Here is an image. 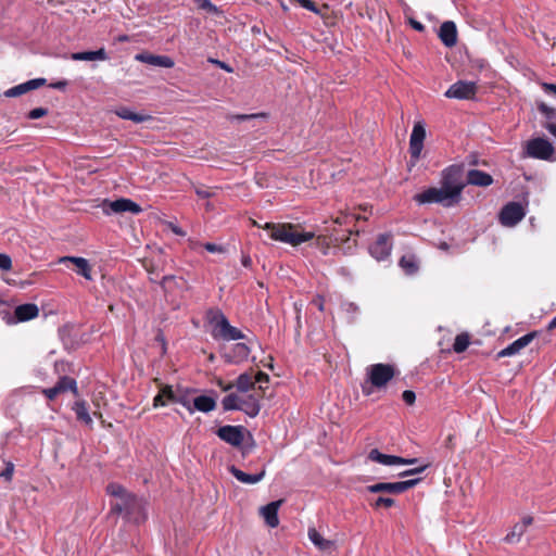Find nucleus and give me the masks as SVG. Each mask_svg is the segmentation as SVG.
Here are the masks:
<instances>
[{"instance_id":"obj_1","label":"nucleus","mask_w":556,"mask_h":556,"mask_svg":"<svg viewBox=\"0 0 556 556\" xmlns=\"http://www.w3.org/2000/svg\"><path fill=\"white\" fill-rule=\"evenodd\" d=\"M254 225L266 230L269 238L274 241L286 243L291 247H299L315 238L314 231L304 230L299 224L265 223L261 226L257 223H254Z\"/></svg>"},{"instance_id":"obj_2","label":"nucleus","mask_w":556,"mask_h":556,"mask_svg":"<svg viewBox=\"0 0 556 556\" xmlns=\"http://www.w3.org/2000/svg\"><path fill=\"white\" fill-rule=\"evenodd\" d=\"M112 511L124 514L128 520L136 523L146 519L142 501L130 493L112 504Z\"/></svg>"},{"instance_id":"obj_3","label":"nucleus","mask_w":556,"mask_h":556,"mask_svg":"<svg viewBox=\"0 0 556 556\" xmlns=\"http://www.w3.org/2000/svg\"><path fill=\"white\" fill-rule=\"evenodd\" d=\"M414 200L418 204L438 203L442 204L445 207H451L459 202V199L457 198V192L453 193L451 191H447L443 187L428 188L425 191L417 193L414 197Z\"/></svg>"},{"instance_id":"obj_4","label":"nucleus","mask_w":556,"mask_h":556,"mask_svg":"<svg viewBox=\"0 0 556 556\" xmlns=\"http://www.w3.org/2000/svg\"><path fill=\"white\" fill-rule=\"evenodd\" d=\"M213 326L212 334L214 338H220L226 341L244 339V333L238 328L231 326L227 317L222 312H215L211 319Z\"/></svg>"},{"instance_id":"obj_5","label":"nucleus","mask_w":556,"mask_h":556,"mask_svg":"<svg viewBox=\"0 0 556 556\" xmlns=\"http://www.w3.org/2000/svg\"><path fill=\"white\" fill-rule=\"evenodd\" d=\"M525 154L535 160L556 162V147L547 139L541 137L527 141Z\"/></svg>"},{"instance_id":"obj_6","label":"nucleus","mask_w":556,"mask_h":556,"mask_svg":"<svg viewBox=\"0 0 556 556\" xmlns=\"http://www.w3.org/2000/svg\"><path fill=\"white\" fill-rule=\"evenodd\" d=\"M367 381L377 389L383 388L394 377L395 368L390 364H374L367 367Z\"/></svg>"},{"instance_id":"obj_7","label":"nucleus","mask_w":556,"mask_h":556,"mask_svg":"<svg viewBox=\"0 0 556 556\" xmlns=\"http://www.w3.org/2000/svg\"><path fill=\"white\" fill-rule=\"evenodd\" d=\"M441 187L453 193L457 192V198L460 200L462 191L465 188L460 167L452 165L445 168L442 172Z\"/></svg>"},{"instance_id":"obj_8","label":"nucleus","mask_w":556,"mask_h":556,"mask_svg":"<svg viewBox=\"0 0 556 556\" xmlns=\"http://www.w3.org/2000/svg\"><path fill=\"white\" fill-rule=\"evenodd\" d=\"M101 207L105 215H111L113 213L119 214L125 212H130L131 214L137 215L142 212V208L138 203L126 198H121L114 201L104 200L101 204Z\"/></svg>"},{"instance_id":"obj_9","label":"nucleus","mask_w":556,"mask_h":556,"mask_svg":"<svg viewBox=\"0 0 556 556\" xmlns=\"http://www.w3.org/2000/svg\"><path fill=\"white\" fill-rule=\"evenodd\" d=\"M419 481L420 479L417 478L399 482H379L368 485L367 491L370 493L401 494L415 486Z\"/></svg>"},{"instance_id":"obj_10","label":"nucleus","mask_w":556,"mask_h":556,"mask_svg":"<svg viewBox=\"0 0 556 556\" xmlns=\"http://www.w3.org/2000/svg\"><path fill=\"white\" fill-rule=\"evenodd\" d=\"M477 91L478 86L475 81L458 80L450 86L444 96L448 99L471 100Z\"/></svg>"},{"instance_id":"obj_11","label":"nucleus","mask_w":556,"mask_h":556,"mask_svg":"<svg viewBox=\"0 0 556 556\" xmlns=\"http://www.w3.org/2000/svg\"><path fill=\"white\" fill-rule=\"evenodd\" d=\"M526 216V210L518 202L507 203L500 212V223L505 227L516 226Z\"/></svg>"},{"instance_id":"obj_12","label":"nucleus","mask_w":556,"mask_h":556,"mask_svg":"<svg viewBox=\"0 0 556 556\" xmlns=\"http://www.w3.org/2000/svg\"><path fill=\"white\" fill-rule=\"evenodd\" d=\"M426 138V128L422 122H416L414 124L410 138H409V153L414 162L418 161L422 149L424 141Z\"/></svg>"},{"instance_id":"obj_13","label":"nucleus","mask_w":556,"mask_h":556,"mask_svg":"<svg viewBox=\"0 0 556 556\" xmlns=\"http://www.w3.org/2000/svg\"><path fill=\"white\" fill-rule=\"evenodd\" d=\"M392 250L391 236L388 233L380 235L370 245L369 253L377 261H384L390 256Z\"/></svg>"},{"instance_id":"obj_14","label":"nucleus","mask_w":556,"mask_h":556,"mask_svg":"<svg viewBox=\"0 0 556 556\" xmlns=\"http://www.w3.org/2000/svg\"><path fill=\"white\" fill-rule=\"evenodd\" d=\"M251 340L248 342H240L233 344L228 352L224 354V358L226 362L231 364H240L249 358L251 353L250 344Z\"/></svg>"},{"instance_id":"obj_15","label":"nucleus","mask_w":556,"mask_h":556,"mask_svg":"<svg viewBox=\"0 0 556 556\" xmlns=\"http://www.w3.org/2000/svg\"><path fill=\"white\" fill-rule=\"evenodd\" d=\"M220 440L232 446H239L243 442L242 428L237 426H223L217 430Z\"/></svg>"},{"instance_id":"obj_16","label":"nucleus","mask_w":556,"mask_h":556,"mask_svg":"<svg viewBox=\"0 0 556 556\" xmlns=\"http://www.w3.org/2000/svg\"><path fill=\"white\" fill-rule=\"evenodd\" d=\"M283 501L278 500L268 503L260 508V515L263 517L265 523L270 528H276L279 525L278 510Z\"/></svg>"},{"instance_id":"obj_17","label":"nucleus","mask_w":556,"mask_h":556,"mask_svg":"<svg viewBox=\"0 0 556 556\" xmlns=\"http://www.w3.org/2000/svg\"><path fill=\"white\" fill-rule=\"evenodd\" d=\"M535 336H536L535 332H530V333H527V334L518 338L517 340L511 342L509 345H507L505 349L501 350L497 353V357H506V356H513V355L518 354L523 348H526L527 345H529L531 343V341L534 339Z\"/></svg>"},{"instance_id":"obj_18","label":"nucleus","mask_w":556,"mask_h":556,"mask_svg":"<svg viewBox=\"0 0 556 556\" xmlns=\"http://www.w3.org/2000/svg\"><path fill=\"white\" fill-rule=\"evenodd\" d=\"M135 59L151 66L170 68L175 65L173 59L167 55H156L151 53H138Z\"/></svg>"},{"instance_id":"obj_19","label":"nucleus","mask_w":556,"mask_h":556,"mask_svg":"<svg viewBox=\"0 0 556 556\" xmlns=\"http://www.w3.org/2000/svg\"><path fill=\"white\" fill-rule=\"evenodd\" d=\"M439 38L445 47H454L457 42L456 25L452 21L442 23L439 30Z\"/></svg>"},{"instance_id":"obj_20","label":"nucleus","mask_w":556,"mask_h":556,"mask_svg":"<svg viewBox=\"0 0 556 556\" xmlns=\"http://www.w3.org/2000/svg\"><path fill=\"white\" fill-rule=\"evenodd\" d=\"M533 518L531 516H525L520 522L514 525L511 530L506 534L505 542L514 544L518 543L527 531L528 527L532 525Z\"/></svg>"},{"instance_id":"obj_21","label":"nucleus","mask_w":556,"mask_h":556,"mask_svg":"<svg viewBox=\"0 0 556 556\" xmlns=\"http://www.w3.org/2000/svg\"><path fill=\"white\" fill-rule=\"evenodd\" d=\"M73 263L76 266L77 274L81 275L87 280H92L91 267L88 260L79 256H63L59 260V263Z\"/></svg>"},{"instance_id":"obj_22","label":"nucleus","mask_w":556,"mask_h":556,"mask_svg":"<svg viewBox=\"0 0 556 556\" xmlns=\"http://www.w3.org/2000/svg\"><path fill=\"white\" fill-rule=\"evenodd\" d=\"M260 396L256 394H249L241 397V408L250 417H256L261 410Z\"/></svg>"},{"instance_id":"obj_23","label":"nucleus","mask_w":556,"mask_h":556,"mask_svg":"<svg viewBox=\"0 0 556 556\" xmlns=\"http://www.w3.org/2000/svg\"><path fill=\"white\" fill-rule=\"evenodd\" d=\"M39 308L34 303H26L15 307L14 316L16 321H27L38 316Z\"/></svg>"},{"instance_id":"obj_24","label":"nucleus","mask_w":556,"mask_h":556,"mask_svg":"<svg viewBox=\"0 0 556 556\" xmlns=\"http://www.w3.org/2000/svg\"><path fill=\"white\" fill-rule=\"evenodd\" d=\"M368 459H370L371 462H376L378 464L384 465V466L400 465V463L404 462L403 457L383 454L377 448H374L369 452Z\"/></svg>"},{"instance_id":"obj_25","label":"nucleus","mask_w":556,"mask_h":556,"mask_svg":"<svg viewBox=\"0 0 556 556\" xmlns=\"http://www.w3.org/2000/svg\"><path fill=\"white\" fill-rule=\"evenodd\" d=\"M467 182L472 186L488 187L492 185L493 178L485 172L479 169H470L467 174Z\"/></svg>"},{"instance_id":"obj_26","label":"nucleus","mask_w":556,"mask_h":556,"mask_svg":"<svg viewBox=\"0 0 556 556\" xmlns=\"http://www.w3.org/2000/svg\"><path fill=\"white\" fill-rule=\"evenodd\" d=\"M229 471L238 481H240L241 483H244V484H255V483L260 482L261 480H263V478L265 477L264 469L258 473L250 475V473H245L244 471L240 470L239 468H237L235 466H231L229 468Z\"/></svg>"},{"instance_id":"obj_27","label":"nucleus","mask_w":556,"mask_h":556,"mask_svg":"<svg viewBox=\"0 0 556 556\" xmlns=\"http://www.w3.org/2000/svg\"><path fill=\"white\" fill-rule=\"evenodd\" d=\"M177 394L173 390L172 386H165L161 389L160 393L153 400V406L160 407L165 406L168 402L175 403L177 400Z\"/></svg>"},{"instance_id":"obj_28","label":"nucleus","mask_w":556,"mask_h":556,"mask_svg":"<svg viewBox=\"0 0 556 556\" xmlns=\"http://www.w3.org/2000/svg\"><path fill=\"white\" fill-rule=\"evenodd\" d=\"M114 113L123 118V119H127V121H132L134 123H143V122H147L149 119H151L152 117L148 114H142V113H136L134 111H131L129 108L127 106H122V108H118L114 111Z\"/></svg>"},{"instance_id":"obj_29","label":"nucleus","mask_w":556,"mask_h":556,"mask_svg":"<svg viewBox=\"0 0 556 556\" xmlns=\"http://www.w3.org/2000/svg\"><path fill=\"white\" fill-rule=\"evenodd\" d=\"M74 61H105L108 54L103 48L96 51L75 52L71 55Z\"/></svg>"},{"instance_id":"obj_30","label":"nucleus","mask_w":556,"mask_h":556,"mask_svg":"<svg viewBox=\"0 0 556 556\" xmlns=\"http://www.w3.org/2000/svg\"><path fill=\"white\" fill-rule=\"evenodd\" d=\"M307 535L309 541L320 551H328L332 547L333 543L325 539L315 528H308Z\"/></svg>"},{"instance_id":"obj_31","label":"nucleus","mask_w":556,"mask_h":556,"mask_svg":"<svg viewBox=\"0 0 556 556\" xmlns=\"http://www.w3.org/2000/svg\"><path fill=\"white\" fill-rule=\"evenodd\" d=\"M216 407V401L207 395H200L193 400V410L210 413Z\"/></svg>"},{"instance_id":"obj_32","label":"nucleus","mask_w":556,"mask_h":556,"mask_svg":"<svg viewBox=\"0 0 556 556\" xmlns=\"http://www.w3.org/2000/svg\"><path fill=\"white\" fill-rule=\"evenodd\" d=\"M237 390L241 393H247L254 390L253 377L249 372L239 375L235 383Z\"/></svg>"},{"instance_id":"obj_33","label":"nucleus","mask_w":556,"mask_h":556,"mask_svg":"<svg viewBox=\"0 0 556 556\" xmlns=\"http://www.w3.org/2000/svg\"><path fill=\"white\" fill-rule=\"evenodd\" d=\"M241 397L236 393H230L225 396L222 401V405L224 410H240L241 408Z\"/></svg>"},{"instance_id":"obj_34","label":"nucleus","mask_w":556,"mask_h":556,"mask_svg":"<svg viewBox=\"0 0 556 556\" xmlns=\"http://www.w3.org/2000/svg\"><path fill=\"white\" fill-rule=\"evenodd\" d=\"M55 386L58 387L61 393L66 392L68 390L73 391L74 393L77 392L76 381L71 377H62Z\"/></svg>"},{"instance_id":"obj_35","label":"nucleus","mask_w":556,"mask_h":556,"mask_svg":"<svg viewBox=\"0 0 556 556\" xmlns=\"http://www.w3.org/2000/svg\"><path fill=\"white\" fill-rule=\"evenodd\" d=\"M198 8L207 12L211 15H220L223 11L216 7L214 3H212L211 0H194Z\"/></svg>"},{"instance_id":"obj_36","label":"nucleus","mask_w":556,"mask_h":556,"mask_svg":"<svg viewBox=\"0 0 556 556\" xmlns=\"http://www.w3.org/2000/svg\"><path fill=\"white\" fill-rule=\"evenodd\" d=\"M75 413L77 415V418L81 421H84L86 425H91L92 419L89 415L88 408L86 406V403H76L75 405Z\"/></svg>"},{"instance_id":"obj_37","label":"nucleus","mask_w":556,"mask_h":556,"mask_svg":"<svg viewBox=\"0 0 556 556\" xmlns=\"http://www.w3.org/2000/svg\"><path fill=\"white\" fill-rule=\"evenodd\" d=\"M540 113L546 118V124H556V109L541 103L538 106Z\"/></svg>"},{"instance_id":"obj_38","label":"nucleus","mask_w":556,"mask_h":556,"mask_svg":"<svg viewBox=\"0 0 556 556\" xmlns=\"http://www.w3.org/2000/svg\"><path fill=\"white\" fill-rule=\"evenodd\" d=\"M400 266L405 270L406 274L412 275L417 271L418 266L414 256H403L400 260Z\"/></svg>"},{"instance_id":"obj_39","label":"nucleus","mask_w":556,"mask_h":556,"mask_svg":"<svg viewBox=\"0 0 556 556\" xmlns=\"http://www.w3.org/2000/svg\"><path fill=\"white\" fill-rule=\"evenodd\" d=\"M106 492L110 495L116 497L117 501L128 494V492L126 491V489L123 485L115 483V482H112L106 486Z\"/></svg>"},{"instance_id":"obj_40","label":"nucleus","mask_w":556,"mask_h":556,"mask_svg":"<svg viewBox=\"0 0 556 556\" xmlns=\"http://www.w3.org/2000/svg\"><path fill=\"white\" fill-rule=\"evenodd\" d=\"M468 345H469V337L465 333H462V334L456 336L454 344H453V350L456 353H462L468 348Z\"/></svg>"},{"instance_id":"obj_41","label":"nucleus","mask_w":556,"mask_h":556,"mask_svg":"<svg viewBox=\"0 0 556 556\" xmlns=\"http://www.w3.org/2000/svg\"><path fill=\"white\" fill-rule=\"evenodd\" d=\"M394 500L391 498V497H384V496H379L377 497L372 503H371V506L374 508H380V507H391L394 505Z\"/></svg>"},{"instance_id":"obj_42","label":"nucleus","mask_w":556,"mask_h":556,"mask_svg":"<svg viewBox=\"0 0 556 556\" xmlns=\"http://www.w3.org/2000/svg\"><path fill=\"white\" fill-rule=\"evenodd\" d=\"M45 84H46L45 78H35V79H30L28 81L23 83V86H24L26 92H28L30 90H35V89L43 86Z\"/></svg>"},{"instance_id":"obj_43","label":"nucleus","mask_w":556,"mask_h":556,"mask_svg":"<svg viewBox=\"0 0 556 556\" xmlns=\"http://www.w3.org/2000/svg\"><path fill=\"white\" fill-rule=\"evenodd\" d=\"M254 384L258 383V390L263 391L265 389L264 384L268 383L269 377L267 374L263 371H258L253 378Z\"/></svg>"},{"instance_id":"obj_44","label":"nucleus","mask_w":556,"mask_h":556,"mask_svg":"<svg viewBox=\"0 0 556 556\" xmlns=\"http://www.w3.org/2000/svg\"><path fill=\"white\" fill-rule=\"evenodd\" d=\"M24 93H26V90H25L23 84H20L17 86H14V87L8 89L4 92V96L8 97V98H13V97L22 96Z\"/></svg>"},{"instance_id":"obj_45","label":"nucleus","mask_w":556,"mask_h":556,"mask_svg":"<svg viewBox=\"0 0 556 556\" xmlns=\"http://www.w3.org/2000/svg\"><path fill=\"white\" fill-rule=\"evenodd\" d=\"M12 268V260L5 253H0V269L1 270H10Z\"/></svg>"},{"instance_id":"obj_46","label":"nucleus","mask_w":556,"mask_h":556,"mask_svg":"<svg viewBox=\"0 0 556 556\" xmlns=\"http://www.w3.org/2000/svg\"><path fill=\"white\" fill-rule=\"evenodd\" d=\"M14 472V465L11 462L7 463L5 469L0 472V477L4 478L7 481H11Z\"/></svg>"},{"instance_id":"obj_47","label":"nucleus","mask_w":556,"mask_h":556,"mask_svg":"<svg viewBox=\"0 0 556 556\" xmlns=\"http://www.w3.org/2000/svg\"><path fill=\"white\" fill-rule=\"evenodd\" d=\"M47 113H48V110H47V109H43V108H36V109H33V110L28 113V118H30V119H37V118L43 117L45 115H47Z\"/></svg>"},{"instance_id":"obj_48","label":"nucleus","mask_w":556,"mask_h":556,"mask_svg":"<svg viewBox=\"0 0 556 556\" xmlns=\"http://www.w3.org/2000/svg\"><path fill=\"white\" fill-rule=\"evenodd\" d=\"M403 401L408 404L413 405L416 401V394L414 391L405 390L402 394Z\"/></svg>"},{"instance_id":"obj_49","label":"nucleus","mask_w":556,"mask_h":556,"mask_svg":"<svg viewBox=\"0 0 556 556\" xmlns=\"http://www.w3.org/2000/svg\"><path fill=\"white\" fill-rule=\"evenodd\" d=\"M301 7L307 9L311 12L319 13V10L317 9L316 4L312 0H296Z\"/></svg>"},{"instance_id":"obj_50","label":"nucleus","mask_w":556,"mask_h":556,"mask_svg":"<svg viewBox=\"0 0 556 556\" xmlns=\"http://www.w3.org/2000/svg\"><path fill=\"white\" fill-rule=\"evenodd\" d=\"M204 249L210 253H223L225 252L224 247L207 242L204 244Z\"/></svg>"},{"instance_id":"obj_51","label":"nucleus","mask_w":556,"mask_h":556,"mask_svg":"<svg viewBox=\"0 0 556 556\" xmlns=\"http://www.w3.org/2000/svg\"><path fill=\"white\" fill-rule=\"evenodd\" d=\"M42 392L49 400H54L61 393L56 386L45 389Z\"/></svg>"},{"instance_id":"obj_52","label":"nucleus","mask_w":556,"mask_h":556,"mask_svg":"<svg viewBox=\"0 0 556 556\" xmlns=\"http://www.w3.org/2000/svg\"><path fill=\"white\" fill-rule=\"evenodd\" d=\"M194 191H195L197 195L202 199H207V198H211L214 195V192H212L208 189L202 188V187H197L194 189Z\"/></svg>"},{"instance_id":"obj_53","label":"nucleus","mask_w":556,"mask_h":556,"mask_svg":"<svg viewBox=\"0 0 556 556\" xmlns=\"http://www.w3.org/2000/svg\"><path fill=\"white\" fill-rule=\"evenodd\" d=\"M426 468H427V465H424V466H420V467H417V468H414V469L405 470V471L401 472L399 476L400 477H407V476H410V475L421 473L422 471L426 470Z\"/></svg>"},{"instance_id":"obj_54","label":"nucleus","mask_w":556,"mask_h":556,"mask_svg":"<svg viewBox=\"0 0 556 556\" xmlns=\"http://www.w3.org/2000/svg\"><path fill=\"white\" fill-rule=\"evenodd\" d=\"M408 23H409V25H410L415 30H417V31H420V33H421V31H424V30H425V26H424L420 22L416 21V20H415V18H413V17H409V18H408Z\"/></svg>"},{"instance_id":"obj_55","label":"nucleus","mask_w":556,"mask_h":556,"mask_svg":"<svg viewBox=\"0 0 556 556\" xmlns=\"http://www.w3.org/2000/svg\"><path fill=\"white\" fill-rule=\"evenodd\" d=\"M175 403H179L182 406H185L190 413H193L192 407L190 406V402L185 396H177V400Z\"/></svg>"},{"instance_id":"obj_56","label":"nucleus","mask_w":556,"mask_h":556,"mask_svg":"<svg viewBox=\"0 0 556 556\" xmlns=\"http://www.w3.org/2000/svg\"><path fill=\"white\" fill-rule=\"evenodd\" d=\"M258 116H261V115L260 114H241V115H233V116H231V118L237 119V121H247V119L255 118Z\"/></svg>"},{"instance_id":"obj_57","label":"nucleus","mask_w":556,"mask_h":556,"mask_svg":"<svg viewBox=\"0 0 556 556\" xmlns=\"http://www.w3.org/2000/svg\"><path fill=\"white\" fill-rule=\"evenodd\" d=\"M543 89L546 91V92H552L554 94H556V85L554 84H548V83H544L542 85Z\"/></svg>"},{"instance_id":"obj_58","label":"nucleus","mask_w":556,"mask_h":556,"mask_svg":"<svg viewBox=\"0 0 556 556\" xmlns=\"http://www.w3.org/2000/svg\"><path fill=\"white\" fill-rule=\"evenodd\" d=\"M66 86H67V81L66 80H60V81L51 84L52 88L59 89V90L65 89Z\"/></svg>"},{"instance_id":"obj_59","label":"nucleus","mask_w":556,"mask_h":556,"mask_svg":"<svg viewBox=\"0 0 556 556\" xmlns=\"http://www.w3.org/2000/svg\"><path fill=\"white\" fill-rule=\"evenodd\" d=\"M213 62L216 63L220 68L225 70L228 73L232 72V68L228 64H226V63H224L222 61H217V60L213 61Z\"/></svg>"},{"instance_id":"obj_60","label":"nucleus","mask_w":556,"mask_h":556,"mask_svg":"<svg viewBox=\"0 0 556 556\" xmlns=\"http://www.w3.org/2000/svg\"><path fill=\"white\" fill-rule=\"evenodd\" d=\"M218 386H219V387L222 388V390H223V391H225V392H227V391L231 390V389L235 387V384H232V383H226V384H224V383H223V381H218Z\"/></svg>"},{"instance_id":"obj_61","label":"nucleus","mask_w":556,"mask_h":556,"mask_svg":"<svg viewBox=\"0 0 556 556\" xmlns=\"http://www.w3.org/2000/svg\"><path fill=\"white\" fill-rule=\"evenodd\" d=\"M545 128L556 138V124H546Z\"/></svg>"},{"instance_id":"obj_62","label":"nucleus","mask_w":556,"mask_h":556,"mask_svg":"<svg viewBox=\"0 0 556 556\" xmlns=\"http://www.w3.org/2000/svg\"><path fill=\"white\" fill-rule=\"evenodd\" d=\"M252 264V261H251V257L250 256H243L242 257V265L244 267H250Z\"/></svg>"},{"instance_id":"obj_63","label":"nucleus","mask_w":556,"mask_h":556,"mask_svg":"<svg viewBox=\"0 0 556 556\" xmlns=\"http://www.w3.org/2000/svg\"><path fill=\"white\" fill-rule=\"evenodd\" d=\"M314 303L318 306V308H319L320 311H323V309H324V301H323V299H321V298L316 299V300L314 301Z\"/></svg>"},{"instance_id":"obj_64","label":"nucleus","mask_w":556,"mask_h":556,"mask_svg":"<svg viewBox=\"0 0 556 556\" xmlns=\"http://www.w3.org/2000/svg\"><path fill=\"white\" fill-rule=\"evenodd\" d=\"M556 328V316L552 318V320L548 324V329L552 330Z\"/></svg>"}]
</instances>
